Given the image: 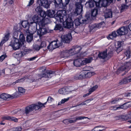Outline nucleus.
Returning a JSON list of instances; mask_svg holds the SVG:
<instances>
[{
  "mask_svg": "<svg viewBox=\"0 0 131 131\" xmlns=\"http://www.w3.org/2000/svg\"><path fill=\"white\" fill-rule=\"evenodd\" d=\"M119 99H115L114 100L112 101L111 102V103L112 104H115L117 103L118 102Z\"/></svg>",
  "mask_w": 131,
  "mask_h": 131,
  "instance_id": "nucleus-54",
  "label": "nucleus"
},
{
  "mask_svg": "<svg viewBox=\"0 0 131 131\" xmlns=\"http://www.w3.org/2000/svg\"><path fill=\"white\" fill-rule=\"evenodd\" d=\"M39 5L43 6L46 8H48L49 5L47 0H39L38 1Z\"/></svg>",
  "mask_w": 131,
  "mask_h": 131,
  "instance_id": "nucleus-19",
  "label": "nucleus"
},
{
  "mask_svg": "<svg viewBox=\"0 0 131 131\" xmlns=\"http://www.w3.org/2000/svg\"><path fill=\"white\" fill-rule=\"evenodd\" d=\"M88 18L86 19H83L82 18L80 19L78 18L75 19L74 21V23L76 26L80 25L81 24H86L88 22Z\"/></svg>",
  "mask_w": 131,
  "mask_h": 131,
  "instance_id": "nucleus-8",
  "label": "nucleus"
},
{
  "mask_svg": "<svg viewBox=\"0 0 131 131\" xmlns=\"http://www.w3.org/2000/svg\"><path fill=\"white\" fill-rule=\"evenodd\" d=\"M54 11L53 10H49L47 11V17L50 18L53 17L55 16Z\"/></svg>",
  "mask_w": 131,
  "mask_h": 131,
  "instance_id": "nucleus-26",
  "label": "nucleus"
},
{
  "mask_svg": "<svg viewBox=\"0 0 131 131\" xmlns=\"http://www.w3.org/2000/svg\"><path fill=\"white\" fill-rule=\"evenodd\" d=\"M41 72H42L41 73L38 74L37 75L38 78H35V79L32 80V82H35L36 81L39 79H41L42 78H51L52 74L54 73V72L49 70L46 71V68L45 67H41L39 68Z\"/></svg>",
  "mask_w": 131,
  "mask_h": 131,
  "instance_id": "nucleus-2",
  "label": "nucleus"
},
{
  "mask_svg": "<svg viewBox=\"0 0 131 131\" xmlns=\"http://www.w3.org/2000/svg\"><path fill=\"white\" fill-rule=\"evenodd\" d=\"M23 55V54L21 52L18 53H14L13 54V56L15 58L17 59L19 61L20 60L21 58Z\"/></svg>",
  "mask_w": 131,
  "mask_h": 131,
  "instance_id": "nucleus-27",
  "label": "nucleus"
},
{
  "mask_svg": "<svg viewBox=\"0 0 131 131\" xmlns=\"http://www.w3.org/2000/svg\"><path fill=\"white\" fill-rule=\"evenodd\" d=\"M121 108L120 105H119L118 106L116 105L115 106L111 107L110 108V109L111 110L113 111H115L121 109Z\"/></svg>",
  "mask_w": 131,
  "mask_h": 131,
  "instance_id": "nucleus-41",
  "label": "nucleus"
},
{
  "mask_svg": "<svg viewBox=\"0 0 131 131\" xmlns=\"http://www.w3.org/2000/svg\"><path fill=\"white\" fill-rule=\"evenodd\" d=\"M91 67H86L84 68V70L85 71H89L90 70Z\"/></svg>",
  "mask_w": 131,
  "mask_h": 131,
  "instance_id": "nucleus-61",
  "label": "nucleus"
},
{
  "mask_svg": "<svg viewBox=\"0 0 131 131\" xmlns=\"http://www.w3.org/2000/svg\"><path fill=\"white\" fill-rule=\"evenodd\" d=\"M128 31V28L127 26H122L117 30V33L118 35H124L127 34Z\"/></svg>",
  "mask_w": 131,
  "mask_h": 131,
  "instance_id": "nucleus-7",
  "label": "nucleus"
},
{
  "mask_svg": "<svg viewBox=\"0 0 131 131\" xmlns=\"http://www.w3.org/2000/svg\"><path fill=\"white\" fill-rule=\"evenodd\" d=\"M85 76L86 77V78L88 77H90L94 74V73L93 72H88L87 73L85 72Z\"/></svg>",
  "mask_w": 131,
  "mask_h": 131,
  "instance_id": "nucleus-45",
  "label": "nucleus"
},
{
  "mask_svg": "<svg viewBox=\"0 0 131 131\" xmlns=\"http://www.w3.org/2000/svg\"><path fill=\"white\" fill-rule=\"evenodd\" d=\"M54 3L56 5H58L60 7L62 5V0H54Z\"/></svg>",
  "mask_w": 131,
  "mask_h": 131,
  "instance_id": "nucleus-39",
  "label": "nucleus"
},
{
  "mask_svg": "<svg viewBox=\"0 0 131 131\" xmlns=\"http://www.w3.org/2000/svg\"><path fill=\"white\" fill-rule=\"evenodd\" d=\"M131 82V75L127 77H125L122 79L119 82L120 85L127 83Z\"/></svg>",
  "mask_w": 131,
  "mask_h": 131,
  "instance_id": "nucleus-18",
  "label": "nucleus"
},
{
  "mask_svg": "<svg viewBox=\"0 0 131 131\" xmlns=\"http://www.w3.org/2000/svg\"><path fill=\"white\" fill-rule=\"evenodd\" d=\"M128 6L124 4H123L121 6V12H123L126 10V9H127L128 7Z\"/></svg>",
  "mask_w": 131,
  "mask_h": 131,
  "instance_id": "nucleus-38",
  "label": "nucleus"
},
{
  "mask_svg": "<svg viewBox=\"0 0 131 131\" xmlns=\"http://www.w3.org/2000/svg\"><path fill=\"white\" fill-rule=\"evenodd\" d=\"M119 119H122L123 120H126L129 118L128 116H125L122 115L118 116Z\"/></svg>",
  "mask_w": 131,
  "mask_h": 131,
  "instance_id": "nucleus-37",
  "label": "nucleus"
},
{
  "mask_svg": "<svg viewBox=\"0 0 131 131\" xmlns=\"http://www.w3.org/2000/svg\"><path fill=\"white\" fill-rule=\"evenodd\" d=\"M79 78L80 76L79 74H77L75 75L73 77L74 79L75 80H78L80 79Z\"/></svg>",
  "mask_w": 131,
  "mask_h": 131,
  "instance_id": "nucleus-57",
  "label": "nucleus"
},
{
  "mask_svg": "<svg viewBox=\"0 0 131 131\" xmlns=\"http://www.w3.org/2000/svg\"><path fill=\"white\" fill-rule=\"evenodd\" d=\"M42 10L40 6H38L36 9L35 10L38 14H39Z\"/></svg>",
  "mask_w": 131,
  "mask_h": 131,
  "instance_id": "nucleus-52",
  "label": "nucleus"
},
{
  "mask_svg": "<svg viewBox=\"0 0 131 131\" xmlns=\"http://www.w3.org/2000/svg\"><path fill=\"white\" fill-rule=\"evenodd\" d=\"M105 23L104 22H102L99 23L95 24L92 25L91 27L92 29H99L104 26Z\"/></svg>",
  "mask_w": 131,
  "mask_h": 131,
  "instance_id": "nucleus-20",
  "label": "nucleus"
},
{
  "mask_svg": "<svg viewBox=\"0 0 131 131\" xmlns=\"http://www.w3.org/2000/svg\"><path fill=\"white\" fill-rule=\"evenodd\" d=\"M75 2V4H77V5L81 4L82 0H73Z\"/></svg>",
  "mask_w": 131,
  "mask_h": 131,
  "instance_id": "nucleus-58",
  "label": "nucleus"
},
{
  "mask_svg": "<svg viewBox=\"0 0 131 131\" xmlns=\"http://www.w3.org/2000/svg\"><path fill=\"white\" fill-rule=\"evenodd\" d=\"M18 93L17 92H15L12 95L6 93H3L0 95V98L4 100H6L8 98H13L17 97L18 96Z\"/></svg>",
  "mask_w": 131,
  "mask_h": 131,
  "instance_id": "nucleus-6",
  "label": "nucleus"
},
{
  "mask_svg": "<svg viewBox=\"0 0 131 131\" xmlns=\"http://www.w3.org/2000/svg\"><path fill=\"white\" fill-rule=\"evenodd\" d=\"M109 1L110 0H101L100 3L102 6L104 7L105 8L107 6Z\"/></svg>",
  "mask_w": 131,
  "mask_h": 131,
  "instance_id": "nucleus-28",
  "label": "nucleus"
},
{
  "mask_svg": "<svg viewBox=\"0 0 131 131\" xmlns=\"http://www.w3.org/2000/svg\"><path fill=\"white\" fill-rule=\"evenodd\" d=\"M41 18L43 19L42 18ZM32 19L34 21L33 22H31L30 23L31 24H32L33 23H34L36 25V23L38 22L40 23L42 25H44L42 20V19L40 18V17L37 15H34L32 17Z\"/></svg>",
  "mask_w": 131,
  "mask_h": 131,
  "instance_id": "nucleus-11",
  "label": "nucleus"
},
{
  "mask_svg": "<svg viewBox=\"0 0 131 131\" xmlns=\"http://www.w3.org/2000/svg\"><path fill=\"white\" fill-rule=\"evenodd\" d=\"M93 99H91L85 101V105H89L93 104L94 102L93 101Z\"/></svg>",
  "mask_w": 131,
  "mask_h": 131,
  "instance_id": "nucleus-35",
  "label": "nucleus"
},
{
  "mask_svg": "<svg viewBox=\"0 0 131 131\" xmlns=\"http://www.w3.org/2000/svg\"><path fill=\"white\" fill-rule=\"evenodd\" d=\"M123 43V42L122 41H118L117 42V45L116 47V48H117V50H118L121 47Z\"/></svg>",
  "mask_w": 131,
  "mask_h": 131,
  "instance_id": "nucleus-46",
  "label": "nucleus"
},
{
  "mask_svg": "<svg viewBox=\"0 0 131 131\" xmlns=\"http://www.w3.org/2000/svg\"><path fill=\"white\" fill-rule=\"evenodd\" d=\"M92 58L91 57L88 59H86L83 60V63L84 65H85L86 63H90L92 60Z\"/></svg>",
  "mask_w": 131,
  "mask_h": 131,
  "instance_id": "nucleus-36",
  "label": "nucleus"
},
{
  "mask_svg": "<svg viewBox=\"0 0 131 131\" xmlns=\"http://www.w3.org/2000/svg\"><path fill=\"white\" fill-rule=\"evenodd\" d=\"M2 119L4 120H8L14 121L15 122H17L18 119L15 117L9 116H4L2 117Z\"/></svg>",
  "mask_w": 131,
  "mask_h": 131,
  "instance_id": "nucleus-23",
  "label": "nucleus"
},
{
  "mask_svg": "<svg viewBox=\"0 0 131 131\" xmlns=\"http://www.w3.org/2000/svg\"><path fill=\"white\" fill-rule=\"evenodd\" d=\"M117 36V35L115 31L113 32L111 34L109 35L108 38V39H113L114 38L116 37Z\"/></svg>",
  "mask_w": 131,
  "mask_h": 131,
  "instance_id": "nucleus-33",
  "label": "nucleus"
},
{
  "mask_svg": "<svg viewBox=\"0 0 131 131\" xmlns=\"http://www.w3.org/2000/svg\"><path fill=\"white\" fill-rule=\"evenodd\" d=\"M76 7V9L75 12V15H80L82 11V8L83 6L81 4L77 5V4H75Z\"/></svg>",
  "mask_w": 131,
  "mask_h": 131,
  "instance_id": "nucleus-12",
  "label": "nucleus"
},
{
  "mask_svg": "<svg viewBox=\"0 0 131 131\" xmlns=\"http://www.w3.org/2000/svg\"><path fill=\"white\" fill-rule=\"evenodd\" d=\"M40 48L41 47L40 46L37 45H34L33 46V48L35 50H39Z\"/></svg>",
  "mask_w": 131,
  "mask_h": 131,
  "instance_id": "nucleus-50",
  "label": "nucleus"
},
{
  "mask_svg": "<svg viewBox=\"0 0 131 131\" xmlns=\"http://www.w3.org/2000/svg\"><path fill=\"white\" fill-rule=\"evenodd\" d=\"M17 34L18 33L17 32L14 33V35L15 37L14 39V42L10 45L12 47L13 49L15 50L19 49L23 44L22 42H20L19 40L16 37H17Z\"/></svg>",
  "mask_w": 131,
  "mask_h": 131,
  "instance_id": "nucleus-4",
  "label": "nucleus"
},
{
  "mask_svg": "<svg viewBox=\"0 0 131 131\" xmlns=\"http://www.w3.org/2000/svg\"><path fill=\"white\" fill-rule=\"evenodd\" d=\"M5 55H2L0 57V61L1 62L3 61V60L5 58Z\"/></svg>",
  "mask_w": 131,
  "mask_h": 131,
  "instance_id": "nucleus-64",
  "label": "nucleus"
},
{
  "mask_svg": "<svg viewBox=\"0 0 131 131\" xmlns=\"http://www.w3.org/2000/svg\"><path fill=\"white\" fill-rule=\"evenodd\" d=\"M9 35L10 34L9 33H8L5 35V36L4 37L3 39L2 40L0 43V46L1 45H2L4 43L8 40Z\"/></svg>",
  "mask_w": 131,
  "mask_h": 131,
  "instance_id": "nucleus-29",
  "label": "nucleus"
},
{
  "mask_svg": "<svg viewBox=\"0 0 131 131\" xmlns=\"http://www.w3.org/2000/svg\"><path fill=\"white\" fill-rule=\"evenodd\" d=\"M129 102H127L125 103L122 105H120L121 109H126L129 107L131 106V104Z\"/></svg>",
  "mask_w": 131,
  "mask_h": 131,
  "instance_id": "nucleus-31",
  "label": "nucleus"
},
{
  "mask_svg": "<svg viewBox=\"0 0 131 131\" xmlns=\"http://www.w3.org/2000/svg\"><path fill=\"white\" fill-rule=\"evenodd\" d=\"M62 42L58 40L54 41L50 43L48 46L47 48L50 50H52L55 48L59 47L62 45Z\"/></svg>",
  "mask_w": 131,
  "mask_h": 131,
  "instance_id": "nucleus-5",
  "label": "nucleus"
},
{
  "mask_svg": "<svg viewBox=\"0 0 131 131\" xmlns=\"http://www.w3.org/2000/svg\"><path fill=\"white\" fill-rule=\"evenodd\" d=\"M95 3V2L93 0H89L85 5L86 7L92 8L94 6Z\"/></svg>",
  "mask_w": 131,
  "mask_h": 131,
  "instance_id": "nucleus-22",
  "label": "nucleus"
},
{
  "mask_svg": "<svg viewBox=\"0 0 131 131\" xmlns=\"http://www.w3.org/2000/svg\"><path fill=\"white\" fill-rule=\"evenodd\" d=\"M73 63L74 65L77 67H79L81 66L84 65L83 61L80 59L75 60Z\"/></svg>",
  "mask_w": 131,
  "mask_h": 131,
  "instance_id": "nucleus-21",
  "label": "nucleus"
},
{
  "mask_svg": "<svg viewBox=\"0 0 131 131\" xmlns=\"http://www.w3.org/2000/svg\"><path fill=\"white\" fill-rule=\"evenodd\" d=\"M27 36L26 37V40L28 42H31L33 39V34H34V31L30 33L29 32V30H26V32Z\"/></svg>",
  "mask_w": 131,
  "mask_h": 131,
  "instance_id": "nucleus-16",
  "label": "nucleus"
},
{
  "mask_svg": "<svg viewBox=\"0 0 131 131\" xmlns=\"http://www.w3.org/2000/svg\"><path fill=\"white\" fill-rule=\"evenodd\" d=\"M125 96L131 99V93H126L125 94Z\"/></svg>",
  "mask_w": 131,
  "mask_h": 131,
  "instance_id": "nucleus-62",
  "label": "nucleus"
},
{
  "mask_svg": "<svg viewBox=\"0 0 131 131\" xmlns=\"http://www.w3.org/2000/svg\"><path fill=\"white\" fill-rule=\"evenodd\" d=\"M69 99V97H68L67 99H63L61 100V101L59 102L58 104V105H60L62 104H63L65 102H67L68 101Z\"/></svg>",
  "mask_w": 131,
  "mask_h": 131,
  "instance_id": "nucleus-47",
  "label": "nucleus"
},
{
  "mask_svg": "<svg viewBox=\"0 0 131 131\" xmlns=\"http://www.w3.org/2000/svg\"><path fill=\"white\" fill-rule=\"evenodd\" d=\"M39 14V17L40 18H41L42 17L43 18V19L41 18L44 24H45L46 23H47L45 22L46 21H47V20H49L46 17V12L42 10Z\"/></svg>",
  "mask_w": 131,
  "mask_h": 131,
  "instance_id": "nucleus-14",
  "label": "nucleus"
},
{
  "mask_svg": "<svg viewBox=\"0 0 131 131\" xmlns=\"http://www.w3.org/2000/svg\"><path fill=\"white\" fill-rule=\"evenodd\" d=\"M66 90L67 89L62 88L59 90V92L60 94H65L66 93H67L66 91Z\"/></svg>",
  "mask_w": 131,
  "mask_h": 131,
  "instance_id": "nucleus-40",
  "label": "nucleus"
},
{
  "mask_svg": "<svg viewBox=\"0 0 131 131\" xmlns=\"http://www.w3.org/2000/svg\"><path fill=\"white\" fill-rule=\"evenodd\" d=\"M47 32V30L46 28H40L38 30H36L35 28L34 33L37 35H39L40 36L44 35Z\"/></svg>",
  "mask_w": 131,
  "mask_h": 131,
  "instance_id": "nucleus-10",
  "label": "nucleus"
},
{
  "mask_svg": "<svg viewBox=\"0 0 131 131\" xmlns=\"http://www.w3.org/2000/svg\"><path fill=\"white\" fill-rule=\"evenodd\" d=\"M61 41L64 43H69L72 39V36L70 33L62 36L61 37Z\"/></svg>",
  "mask_w": 131,
  "mask_h": 131,
  "instance_id": "nucleus-9",
  "label": "nucleus"
},
{
  "mask_svg": "<svg viewBox=\"0 0 131 131\" xmlns=\"http://www.w3.org/2000/svg\"><path fill=\"white\" fill-rule=\"evenodd\" d=\"M125 54L127 57L126 59L129 58L130 56V51L129 50H128L125 53Z\"/></svg>",
  "mask_w": 131,
  "mask_h": 131,
  "instance_id": "nucleus-55",
  "label": "nucleus"
},
{
  "mask_svg": "<svg viewBox=\"0 0 131 131\" xmlns=\"http://www.w3.org/2000/svg\"><path fill=\"white\" fill-rule=\"evenodd\" d=\"M81 47L79 46H73L70 49L72 55H73L78 53L81 49Z\"/></svg>",
  "mask_w": 131,
  "mask_h": 131,
  "instance_id": "nucleus-13",
  "label": "nucleus"
},
{
  "mask_svg": "<svg viewBox=\"0 0 131 131\" xmlns=\"http://www.w3.org/2000/svg\"><path fill=\"white\" fill-rule=\"evenodd\" d=\"M113 53L112 51H110V52H108V54H107V56L108 58H110L112 55Z\"/></svg>",
  "mask_w": 131,
  "mask_h": 131,
  "instance_id": "nucleus-60",
  "label": "nucleus"
},
{
  "mask_svg": "<svg viewBox=\"0 0 131 131\" xmlns=\"http://www.w3.org/2000/svg\"><path fill=\"white\" fill-rule=\"evenodd\" d=\"M69 123H74L76 122L75 118L72 119H69Z\"/></svg>",
  "mask_w": 131,
  "mask_h": 131,
  "instance_id": "nucleus-59",
  "label": "nucleus"
},
{
  "mask_svg": "<svg viewBox=\"0 0 131 131\" xmlns=\"http://www.w3.org/2000/svg\"><path fill=\"white\" fill-rule=\"evenodd\" d=\"M98 86L97 85H95L94 86H93L92 88L90 89L89 90V92L91 93L93 92L96 89L98 88Z\"/></svg>",
  "mask_w": 131,
  "mask_h": 131,
  "instance_id": "nucleus-48",
  "label": "nucleus"
},
{
  "mask_svg": "<svg viewBox=\"0 0 131 131\" xmlns=\"http://www.w3.org/2000/svg\"><path fill=\"white\" fill-rule=\"evenodd\" d=\"M95 3V4L96 6L95 8L97 9H98L99 8L100 4L99 3L97 2H96Z\"/></svg>",
  "mask_w": 131,
  "mask_h": 131,
  "instance_id": "nucleus-63",
  "label": "nucleus"
},
{
  "mask_svg": "<svg viewBox=\"0 0 131 131\" xmlns=\"http://www.w3.org/2000/svg\"><path fill=\"white\" fill-rule=\"evenodd\" d=\"M46 102L44 103L43 104L39 102L37 104L30 105L26 107L25 108V113L27 114L33 111L34 109L36 110H38L41 107L44 106L46 104Z\"/></svg>",
  "mask_w": 131,
  "mask_h": 131,
  "instance_id": "nucleus-3",
  "label": "nucleus"
},
{
  "mask_svg": "<svg viewBox=\"0 0 131 131\" xmlns=\"http://www.w3.org/2000/svg\"><path fill=\"white\" fill-rule=\"evenodd\" d=\"M79 74L80 78V79H83L86 78V77L85 76V72H81Z\"/></svg>",
  "mask_w": 131,
  "mask_h": 131,
  "instance_id": "nucleus-42",
  "label": "nucleus"
},
{
  "mask_svg": "<svg viewBox=\"0 0 131 131\" xmlns=\"http://www.w3.org/2000/svg\"><path fill=\"white\" fill-rule=\"evenodd\" d=\"M22 26L24 28H26L24 30V31L26 32V30H29V24L28 23L27 21H23L21 23Z\"/></svg>",
  "mask_w": 131,
  "mask_h": 131,
  "instance_id": "nucleus-24",
  "label": "nucleus"
},
{
  "mask_svg": "<svg viewBox=\"0 0 131 131\" xmlns=\"http://www.w3.org/2000/svg\"><path fill=\"white\" fill-rule=\"evenodd\" d=\"M20 41L22 42L23 44H24V42L25 41V37L23 34H20L19 36Z\"/></svg>",
  "mask_w": 131,
  "mask_h": 131,
  "instance_id": "nucleus-43",
  "label": "nucleus"
},
{
  "mask_svg": "<svg viewBox=\"0 0 131 131\" xmlns=\"http://www.w3.org/2000/svg\"><path fill=\"white\" fill-rule=\"evenodd\" d=\"M99 58L101 59H105L107 56L106 50L100 53L98 55Z\"/></svg>",
  "mask_w": 131,
  "mask_h": 131,
  "instance_id": "nucleus-25",
  "label": "nucleus"
},
{
  "mask_svg": "<svg viewBox=\"0 0 131 131\" xmlns=\"http://www.w3.org/2000/svg\"><path fill=\"white\" fill-rule=\"evenodd\" d=\"M22 128L21 127L14 128L9 130L8 131H21Z\"/></svg>",
  "mask_w": 131,
  "mask_h": 131,
  "instance_id": "nucleus-44",
  "label": "nucleus"
},
{
  "mask_svg": "<svg viewBox=\"0 0 131 131\" xmlns=\"http://www.w3.org/2000/svg\"><path fill=\"white\" fill-rule=\"evenodd\" d=\"M46 46V42L45 41H43L42 42L41 44L40 45V47L41 48L45 47Z\"/></svg>",
  "mask_w": 131,
  "mask_h": 131,
  "instance_id": "nucleus-56",
  "label": "nucleus"
},
{
  "mask_svg": "<svg viewBox=\"0 0 131 131\" xmlns=\"http://www.w3.org/2000/svg\"><path fill=\"white\" fill-rule=\"evenodd\" d=\"M56 19L58 21L63 22V25L64 28L71 29L73 28V23L71 18L67 17L65 10L58 11Z\"/></svg>",
  "mask_w": 131,
  "mask_h": 131,
  "instance_id": "nucleus-1",
  "label": "nucleus"
},
{
  "mask_svg": "<svg viewBox=\"0 0 131 131\" xmlns=\"http://www.w3.org/2000/svg\"><path fill=\"white\" fill-rule=\"evenodd\" d=\"M18 92L21 93H24L25 91V89L21 87H19L18 88Z\"/></svg>",
  "mask_w": 131,
  "mask_h": 131,
  "instance_id": "nucleus-49",
  "label": "nucleus"
},
{
  "mask_svg": "<svg viewBox=\"0 0 131 131\" xmlns=\"http://www.w3.org/2000/svg\"><path fill=\"white\" fill-rule=\"evenodd\" d=\"M105 10L104 11V16L105 18H112V13L110 9H107L106 8H104Z\"/></svg>",
  "mask_w": 131,
  "mask_h": 131,
  "instance_id": "nucleus-17",
  "label": "nucleus"
},
{
  "mask_svg": "<svg viewBox=\"0 0 131 131\" xmlns=\"http://www.w3.org/2000/svg\"><path fill=\"white\" fill-rule=\"evenodd\" d=\"M84 118H88L87 117H82V116H78L77 117L75 118L76 122L77 120H80L82 119H83Z\"/></svg>",
  "mask_w": 131,
  "mask_h": 131,
  "instance_id": "nucleus-53",
  "label": "nucleus"
},
{
  "mask_svg": "<svg viewBox=\"0 0 131 131\" xmlns=\"http://www.w3.org/2000/svg\"><path fill=\"white\" fill-rule=\"evenodd\" d=\"M54 30H59L61 31L62 30L63 28L61 24H57L56 25Z\"/></svg>",
  "mask_w": 131,
  "mask_h": 131,
  "instance_id": "nucleus-32",
  "label": "nucleus"
},
{
  "mask_svg": "<svg viewBox=\"0 0 131 131\" xmlns=\"http://www.w3.org/2000/svg\"><path fill=\"white\" fill-rule=\"evenodd\" d=\"M25 78H22L20 79H19L16 80L15 82L13 83V84H15L16 83L18 82H22L24 81L25 80Z\"/></svg>",
  "mask_w": 131,
  "mask_h": 131,
  "instance_id": "nucleus-51",
  "label": "nucleus"
},
{
  "mask_svg": "<svg viewBox=\"0 0 131 131\" xmlns=\"http://www.w3.org/2000/svg\"><path fill=\"white\" fill-rule=\"evenodd\" d=\"M98 14V9L96 8H94L91 11V15L92 16L95 17Z\"/></svg>",
  "mask_w": 131,
  "mask_h": 131,
  "instance_id": "nucleus-30",
  "label": "nucleus"
},
{
  "mask_svg": "<svg viewBox=\"0 0 131 131\" xmlns=\"http://www.w3.org/2000/svg\"><path fill=\"white\" fill-rule=\"evenodd\" d=\"M70 1V0H65V2H62V5L61 6H60V7L65 8L66 6L69 4Z\"/></svg>",
  "mask_w": 131,
  "mask_h": 131,
  "instance_id": "nucleus-34",
  "label": "nucleus"
},
{
  "mask_svg": "<svg viewBox=\"0 0 131 131\" xmlns=\"http://www.w3.org/2000/svg\"><path fill=\"white\" fill-rule=\"evenodd\" d=\"M70 50H66L62 51L61 53V57L63 58H66L69 57L70 56L72 55L71 53Z\"/></svg>",
  "mask_w": 131,
  "mask_h": 131,
  "instance_id": "nucleus-15",
  "label": "nucleus"
}]
</instances>
